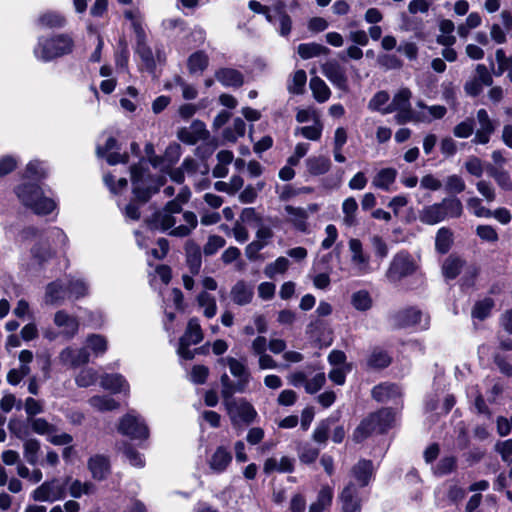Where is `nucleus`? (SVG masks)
I'll return each mask as SVG.
<instances>
[{"label": "nucleus", "instance_id": "26", "mask_svg": "<svg viewBox=\"0 0 512 512\" xmlns=\"http://www.w3.org/2000/svg\"><path fill=\"white\" fill-rule=\"evenodd\" d=\"M398 172L395 168H382L376 172L372 179V186L383 191H390L396 181Z\"/></svg>", "mask_w": 512, "mask_h": 512}, {"label": "nucleus", "instance_id": "15", "mask_svg": "<svg viewBox=\"0 0 512 512\" xmlns=\"http://www.w3.org/2000/svg\"><path fill=\"white\" fill-rule=\"evenodd\" d=\"M322 74L338 89L348 91L346 70L336 60H329L321 66Z\"/></svg>", "mask_w": 512, "mask_h": 512}, {"label": "nucleus", "instance_id": "60", "mask_svg": "<svg viewBox=\"0 0 512 512\" xmlns=\"http://www.w3.org/2000/svg\"><path fill=\"white\" fill-rule=\"evenodd\" d=\"M320 450L309 443H304L298 448L299 460L304 464H311L316 461Z\"/></svg>", "mask_w": 512, "mask_h": 512}, {"label": "nucleus", "instance_id": "44", "mask_svg": "<svg viewBox=\"0 0 512 512\" xmlns=\"http://www.w3.org/2000/svg\"><path fill=\"white\" fill-rule=\"evenodd\" d=\"M209 64V57L207 53L202 50L192 53L187 62L188 70L190 73H202Z\"/></svg>", "mask_w": 512, "mask_h": 512}, {"label": "nucleus", "instance_id": "63", "mask_svg": "<svg viewBox=\"0 0 512 512\" xmlns=\"http://www.w3.org/2000/svg\"><path fill=\"white\" fill-rule=\"evenodd\" d=\"M464 167L470 175L480 178L486 170L487 165L485 166L480 158L470 156L465 161Z\"/></svg>", "mask_w": 512, "mask_h": 512}, {"label": "nucleus", "instance_id": "6", "mask_svg": "<svg viewBox=\"0 0 512 512\" xmlns=\"http://www.w3.org/2000/svg\"><path fill=\"white\" fill-rule=\"evenodd\" d=\"M223 405L234 427L242 424L249 425L258 416L253 405L244 398L235 399L231 397L223 401Z\"/></svg>", "mask_w": 512, "mask_h": 512}, {"label": "nucleus", "instance_id": "8", "mask_svg": "<svg viewBox=\"0 0 512 512\" xmlns=\"http://www.w3.org/2000/svg\"><path fill=\"white\" fill-rule=\"evenodd\" d=\"M66 497V483L59 478H52L41 483L31 493L36 502L53 503Z\"/></svg>", "mask_w": 512, "mask_h": 512}, {"label": "nucleus", "instance_id": "38", "mask_svg": "<svg viewBox=\"0 0 512 512\" xmlns=\"http://www.w3.org/2000/svg\"><path fill=\"white\" fill-rule=\"evenodd\" d=\"M332 500L333 489L328 485L322 486L318 492L316 501L310 505L308 512H323L331 505Z\"/></svg>", "mask_w": 512, "mask_h": 512}, {"label": "nucleus", "instance_id": "1", "mask_svg": "<svg viewBox=\"0 0 512 512\" xmlns=\"http://www.w3.org/2000/svg\"><path fill=\"white\" fill-rule=\"evenodd\" d=\"M181 211L182 207L177 201H169L161 211L153 215L151 225L156 229L169 231L171 236L186 237L197 227L198 220L194 212L185 211L182 213L185 224L176 225V217Z\"/></svg>", "mask_w": 512, "mask_h": 512}, {"label": "nucleus", "instance_id": "53", "mask_svg": "<svg viewBox=\"0 0 512 512\" xmlns=\"http://www.w3.org/2000/svg\"><path fill=\"white\" fill-rule=\"evenodd\" d=\"M351 304L356 310L364 312L372 307L373 300L368 291L359 290L351 295Z\"/></svg>", "mask_w": 512, "mask_h": 512}, {"label": "nucleus", "instance_id": "19", "mask_svg": "<svg viewBox=\"0 0 512 512\" xmlns=\"http://www.w3.org/2000/svg\"><path fill=\"white\" fill-rule=\"evenodd\" d=\"M349 249L351 251V262L357 274L369 273L371 271L369 257L363 252L361 241L355 238L351 239L349 241Z\"/></svg>", "mask_w": 512, "mask_h": 512}, {"label": "nucleus", "instance_id": "16", "mask_svg": "<svg viewBox=\"0 0 512 512\" xmlns=\"http://www.w3.org/2000/svg\"><path fill=\"white\" fill-rule=\"evenodd\" d=\"M58 361L63 366L76 368L78 366L89 363L90 353L86 348L65 347L59 352Z\"/></svg>", "mask_w": 512, "mask_h": 512}, {"label": "nucleus", "instance_id": "42", "mask_svg": "<svg viewBox=\"0 0 512 512\" xmlns=\"http://www.w3.org/2000/svg\"><path fill=\"white\" fill-rule=\"evenodd\" d=\"M310 89L312 91L313 97L319 103L326 102L330 96L331 91L327 84L318 76L312 77L310 79Z\"/></svg>", "mask_w": 512, "mask_h": 512}, {"label": "nucleus", "instance_id": "13", "mask_svg": "<svg viewBox=\"0 0 512 512\" xmlns=\"http://www.w3.org/2000/svg\"><path fill=\"white\" fill-rule=\"evenodd\" d=\"M217 362L220 365L227 366L232 376L237 379L238 392H245L251 379V374L245 362L230 356L222 357Z\"/></svg>", "mask_w": 512, "mask_h": 512}, {"label": "nucleus", "instance_id": "51", "mask_svg": "<svg viewBox=\"0 0 512 512\" xmlns=\"http://www.w3.org/2000/svg\"><path fill=\"white\" fill-rule=\"evenodd\" d=\"M68 297L79 299L88 294L89 286L82 278H71L67 283Z\"/></svg>", "mask_w": 512, "mask_h": 512}, {"label": "nucleus", "instance_id": "5", "mask_svg": "<svg viewBox=\"0 0 512 512\" xmlns=\"http://www.w3.org/2000/svg\"><path fill=\"white\" fill-rule=\"evenodd\" d=\"M395 421V415L390 409H381L364 419L353 433V440L361 442L372 433H383Z\"/></svg>", "mask_w": 512, "mask_h": 512}, {"label": "nucleus", "instance_id": "39", "mask_svg": "<svg viewBox=\"0 0 512 512\" xmlns=\"http://www.w3.org/2000/svg\"><path fill=\"white\" fill-rule=\"evenodd\" d=\"M196 301L206 318L211 319L216 315L217 303L213 295L209 294L207 291H202L198 294Z\"/></svg>", "mask_w": 512, "mask_h": 512}, {"label": "nucleus", "instance_id": "56", "mask_svg": "<svg viewBox=\"0 0 512 512\" xmlns=\"http://www.w3.org/2000/svg\"><path fill=\"white\" fill-rule=\"evenodd\" d=\"M98 379V372L93 368H84L75 377L78 387L86 388L94 385Z\"/></svg>", "mask_w": 512, "mask_h": 512}, {"label": "nucleus", "instance_id": "4", "mask_svg": "<svg viewBox=\"0 0 512 512\" xmlns=\"http://www.w3.org/2000/svg\"><path fill=\"white\" fill-rule=\"evenodd\" d=\"M73 49V38L68 34L62 33L50 37H40L33 53L39 61L49 62L72 53Z\"/></svg>", "mask_w": 512, "mask_h": 512}, {"label": "nucleus", "instance_id": "14", "mask_svg": "<svg viewBox=\"0 0 512 512\" xmlns=\"http://www.w3.org/2000/svg\"><path fill=\"white\" fill-rule=\"evenodd\" d=\"M53 322L59 329V334L66 340L73 339L79 332V319L65 310H58L54 314Z\"/></svg>", "mask_w": 512, "mask_h": 512}, {"label": "nucleus", "instance_id": "11", "mask_svg": "<svg viewBox=\"0 0 512 512\" xmlns=\"http://www.w3.org/2000/svg\"><path fill=\"white\" fill-rule=\"evenodd\" d=\"M416 270V264L412 257L404 252L394 256L390 267L386 272V277L390 282H397L403 277L411 275Z\"/></svg>", "mask_w": 512, "mask_h": 512}, {"label": "nucleus", "instance_id": "41", "mask_svg": "<svg viewBox=\"0 0 512 512\" xmlns=\"http://www.w3.org/2000/svg\"><path fill=\"white\" fill-rule=\"evenodd\" d=\"M297 52L302 59H311L320 55H327L330 50L318 43H302L297 47Z\"/></svg>", "mask_w": 512, "mask_h": 512}, {"label": "nucleus", "instance_id": "2", "mask_svg": "<svg viewBox=\"0 0 512 512\" xmlns=\"http://www.w3.org/2000/svg\"><path fill=\"white\" fill-rule=\"evenodd\" d=\"M147 163L145 160H140L138 164L133 165L130 169L131 182L133 186V194L135 201L130 202L125 207V216L131 220H138L140 218L139 204L145 203L152 193L162 184L154 185V180L146 172Z\"/></svg>", "mask_w": 512, "mask_h": 512}, {"label": "nucleus", "instance_id": "31", "mask_svg": "<svg viewBox=\"0 0 512 512\" xmlns=\"http://www.w3.org/2000/svg\"><path fill=\"white\" fill-rule=\"evenodd\" d=\"M411 97H412V92L408 88L404 87V88L399 89L393 96L391 103L382 110V113L388 114V113L395 112L396 110H399V109L410 108L411 107V103H410Z\"/></svg>", "mask_w": 512, "mask_h": 512}, {"label": "nucleus", "instance_id": "36", "mask_svg": "<svg viewBox=\"0 0 512 512\" xmlns=\"http://www.w3.org/2000/svg\"><path fill=\"white\" fill-rule=\"evenodd\" d=\"M455 30L454 23L449 19H443L439 22V34L436 41L442 46H453L456 43V37L453 35Z\"/></svg>", "mask_w": 512, "mask_h": 512}, {"label": "nucleus", "instance_id": "10", "mask_svg": "<svg viewBox=\"0 0 512 512\" xmlns=\"http://www.w3.org/2000/svg\"><path fill=\"white\" fill-rule=\"evenodd\" d=\"M118 431L135 440H145L149 437L148 426L135 411L128 412L119 420Z\"/></svg>", "mask_w": 512, "mask_h": 512}, {"label": "nucleus", "instance_id": "3", "mask_svg": "<svg viewBox=\"0 0 512 512\" xmlns=\"http://www.w3.org/2000/svg\"><path fill=\"white\" fill-rule=\"evenodd\" d=\"M20 203L37 215L50 214L55 208V201L44 195L40 186L35 183H23L15 188Z\"/></svg>", "mask_w": 512, "mask_h": 512}, {"label": "nucleus", "instance_id": "48", "mask_svg": "<svg viewBox=\"0 0 512 512\" xmlns=\"http://www.w3.org/2000/svg\"><path fill=\"white\" fill-rule=\"evenodd\" d=\"M464 261L454 255H450L443 263L442 271L446 278H456L462 270Z\"/></svg>", "mask_w": 512, "mask_h": 512}, {"label": "nucleus", "instance_id": "43", "mask_svg": "<svg viewBox=\"0 0 512 512\" xmlns=\"http://www.w3.org/2000/svg\"><path fill=\"white\" fill-rule=\"evenodd\" d=\"M486 171L491 176L497 185L504 191L512 190V180L506 170L498 169L491 164H487Z\"/></svg>", "mask_w": 512, "mask_h": 512}, {"label": "nucleus", "instance_id": "17", "mask_svg": "<svg viewBox=\"0 0 512 512\" xmlns=\"http://www.w3.org/2000/svg\"><path fill=\"white\" fill-rule=\"evenodd\" d=\"M208 136L209 132L205 124L199 120L193 121L189 127L181 128L177 133L180 141L191 145L198 141L206 140Z\"/></svg>", "mask_w": 512, "mask_h": 512}, {"label": "nucleus", "instance_id": "23", "mask_svg": "<svg viewBox=\"0 0 512 512\" xmlns=\"http://www.w3.org/2000/svg\"><path fill=\"white\" fill-rule=\"evenodd\" d=\"M232 461L231 452L224 446H219L211 455L208 465L215 473L224 472Z\"/></svg>", "mask_w": 512, "mask_h": 512}, {"label": "nucleus", "instance_id": "32", "mask_svg": "<svg viewBox=\"0 0 512 512\" xmlns=\"http://www.w3.org/2000/svg\"><path fill=\"white\" fill-rule=\"evenodd\" d=\"M284 209L288 215V221L297 230L305 232L307 230V219L309 216L307 210L301 207H294L291 205L285 206Z\"/></svg>", "mask_w": 512, "mask_h": 512}, {"label": "nucleus", "instance_id": "30", "mask_svg": "<svg viewBox=\"0 0 512 512\" xmlns=\"http://www.w3.org/2000/svg\"><path fill=\"white\" fill-rule=\"evenodd\" d=\"M66 488L69 489V494L72 498H81L83 495H90L95 492V485L90 481L82 482L79 479H72L67 477L65 479Z\"/></svg>", "mask_w": 512, "mask_h": 512}, {"label": "nucleus", "instance_id": "25", "mask_svg": "<svg viewBox=\"0 0 512 512\" xmlns=\"http://www.w3.org/2000/svg\"><path fill=\"white\" fill-rule=\"evenodd\" d=\"M100 385L103 389L111 391L112 393H125L129 392V384L126 379L120 374H104L101 376Z\"/></svg>", "mask_w": 512, "mask_h": 512}, {"label": "nucleus", "instance_id": "21", "mask_svg": "<svg viewBox=\"0 0 512 512\" xmlns=\"http://www.w3.org/2000/svg\"><path fill=\"white\" fill-rule=\"evenodd\" d=\"M117 141L113 137H109L106 140L105 147L97 146L96 153L99 157H105L110 165H116L118 163H126L128 156L126 154H120L117 151Z\"/></svg>", "mask_w": 512, "mask_h": 512}, {"label": "nucleus", "instance_id": "28", "mask_svg": "<svg viewBox=\"0 0 512 512\" xmlns=\"http://www.w3.org/2000/svg\"><path fill=\"white\" fill-rule=\"evenodd\" d=\"M215 78L225 87H240L244 83L242 73L233 68H220L215 72Z\"/></svg>", "mask_w": 512, "mask_h": 512}, {"label": "nucleus", "instance_id": "33", "mask_svg": "<svg viewBox=\"0 0 512 512\" xmlns=\"http://www.w3.org/2000/svg\"><path fill=\"white\" fill-rule=\"evenodd\" d=\"M90 356L100 357L104 355L108 349L107 338L100 334H89L85 340V346Z\"/></svg>", "mask_w": 512, "mask_h": 512}, {"label": "nucleus", "instance_id": "64", "mask_svg": "<svg viewBox=\"0 0 512 512\" xmlns=\"http://www.w3.org/2000/svg\"><path fill=\"white\" fill-rule=\"evenodd\" d=\"M307 81L306 72L304 70H297L292 77L288 90L293 94H302Z\"/></svg>", "mask_w": 512, "mask_h": 512}, {"label": "nucleus", "instance_id": "18", "mask_svg": "<svg viewBox=\"0 0 512 512\" xmlns=\"http://www.w3.org/2000/svg\"><path fill=\"white\" fill-rule=\"evenodd\" d=\"M374 466L372 461L361 459L351 469V482L357 484L358 488L367 486L373 478Z\"/></svg>", "mask_w": 512, "mask_h": 512}, {"label": "nucleus", "instance_id": "58", "mask_svg": "<svg viewBox=\"0 0 512 512\" xmlns=\"http://www.w3.org/2000/svg\"><path fill=\"white\" fill-rule=\"evenodd\" d=\"M452 244V232L450 229L442 227L438 230L435 239V246L440 253H446Z\"/></svg>", "mask_w": 512, "mask_h": 512}, {"label": "nucleus", "instance_id": "46", "mask_svg": "<svg viewBox=\"0 0 512 512\" xmlns=\"http://www.w3.org/2000/svg\"><path fill=\"white\" fill-rule=\"evenodd\" d=\"M391 363L390 355L381 348H374L367 358V365L370 368L382 369Z\"/></svg>", "mask_w": 512, "mask_h": 512}, {"label": "nucleus", "instance_id": "61", "mask_svg": "<svg viewBox=\"0 0 512 512\" xmlns=\"http://www.w3.org/2000/svg\"><path fill=\"white\" fill-rule=\"evenodd\" d=\"M289 260L285 257H279L274 262L268 264L264 269V274L268 278H274L277 274H283L289 267Z\"/></svg>", "mask_w": 512, "mask_h": 512}, {"label": "nucleus", "instance_id": "40", "mask_svg": "<svg viewBox=\"0 0 512 512\" xmlns=\"http://www.w3.org/2000/svg\"><path fill=\"white\" fill-rule=\"evenodd\" d=\"M274 25L278 24V32L281 36L286 37L292 29L291 17L284 11L282 6H276L273 10Z\"/></svg>", "mask_w": 512, "mask_h": 512}, {"label": "nucleus", "instance_id": "35", "mask_svg": "<svg viewBox=\"0 0 512 512\" xmlns=\"http://www.w3.org/2000/svg\"><path fill=\"white\" fill-rule=\"evenodd\" d=\"M422 313L416 308H407L394 316L395 324L399 327L414 326L420 323Z\"/></svg>", "mask_w": 512, "mask_h": 512}, {"label": "nucleus", "instance_id": "50", "mask_svg": "<svg viewBox=\"0 0 512 512\" xmlns=\"http://www.w3.org/2000/svg\"><path fill=\"white\" fill-rule=\"evenodd\" d=\"M31 255L33 260L41 265L52 257L53 251L47 241H38L31 248Z\"/></svg>", "mask_w": 512, "mask_h": 512}, {"label": "nucleus", "instance_id": "62", "mask_svg": "<svg viewBox=\"0 0 512 512\" xmlns=\"http://www.w3.org/2000/svg\"><path fill=\"white\" fill-rule=\"evenodd\" d=\"M333 423L334 420L331 418L325 419L322 422H320L312 434L313 440L317 443L325 444L326 441L328 440V435Z\"/></svg>", "mask_w": 512, "mask_h": 512}, {"label": "nucleus", "instance_id": "37", "mask_svg": "<svg viewBox=\"0 0 512 512\" xmlns=\"http://www.w3.org/2000/svg\"><path fill=\"white\" fill-rule=\"evenodd\" d=\"M307 171L314 176L327 173L331 168V161L326 156H312L306 159Z\"/></svg>", "mask_w": 512, "mask_h": 512}, {"label": "nucleus", "instance_id": "22", "mask_svg": "<svg viewBox=\"0 0 512 512\" xmlns=\"http://www.w3.org/2000/svg\"><path fill=\"white\" fill-rule=\"evenodd\" d=\"M253 295V286L242 280L236 282L230 291L231 300L239 306L249 304L252 301Z\"/></svg>", "mask_w": 512, "mask_h": 512}, {"label": "nucleus", "instance_id": "7", "mask_svg": "<svg viewBox=\"0 0 512 512\" xmlns=\"http://www.w3.org/2000/svg\"><path fill=\"white\" fill-rule=\"evenodd\" d=\"M125 17L131 21L136 35V53L139 55L146 68L153 69L155 66L154 56L151 48L147 45L146 34L142 27L141 17L137 11L128 10Z\"/></svg>", "mask_w": 512, "mask_h": 512}, {"label": "nucleus", "instance_id": "20", "mask_svg": "<svg viewBox=\"0 0 512 512\" xmlns=\"http://www.w3.org/2000/svg\"><path fill=\"white\" fill-rule=\"evenodd\" d=\"M67 296V284L57 280L46 286L44 301L48 305H61Z\"/></svg>", "mask_w": 512, "mask_h": 512}, {"label": "nucleus", "instance_id": "34", "mask_svg": "<svg viewBox=\"0 0 512 512\" xmlns=\"http://www.w3.org/2000/svg\"><path fill=\"white\" fill-rule=\"evenodd\" d=\"M419 220L426 225H436L444 220L441 208L438 203L424 206L419 211Z\"/></svg>", "mask_w": 512, "mask_h": 512}, {"label": "nucleus", "instance_id": "29", "mask_svg": "<svg viewBox=\"0 0 512 512\" xmlns=\"http://www.w3.org/2000/svg\"><path fill=\"white\" fill-rule=\"evenodd\" d=\"M441 208L444 220L449 218H459L463 214V204L461 200L455 196L445 197L438 202Z\"/></svg>", "mask_w": 512, "mask_h": 512}, {"label": "nucleus", "instance_id": "24", "mask_svg": "<svg viewBox=\"0 0 512 512\" xmlns=\"http://www.w3.org/2000/svg\"><path fill=\"white\" fill-rule=\"evenodd\" d=\"M88 469L92 478L97 481L106 479L110 473V463L107 457L103 455H94L88 460Z\"/></svg>", "mask_w": 512, "mask_h": 512}, {"label": "nucleus", "instance_id": "9", "mask_svg": "<svg viewBox=\"0 0 512 512\" xmlns=\"http://www.w3.org/2000/svg\"><path fill=\"white\" fill-rule=\"evenodd\" d=\"M203 340V331L198 318L193 317L188 321L184 335L179 340L178 355L186 360L195 356V351L189 347L196 345Z\"/></svg>", "mask_w": 512, "mask_h": 512}, {"label": "nucleus", "instance_id": "59", "mask_svg": "<svg viewBox=\"0 0 512 512\" xmlns=\"http://www.w3.org/2000/svg\"><path fill=\"white\" fill-rule=\"evenodd\" d=\"M323 125L320 120H316L311 126L299 127L296 129L295 134H301L308 140L317 141L322 135Z\"/></svg>", "mask_w": 512, "mask_h": 512}, {"label": "nucleus", "instance_id": "52", "mask_svg": "<svg viewBox=\"0 0 512 512\" xmlns=\"http://www.w3.org/2000/svg\"><path fill=\"white\" fill-rule=\"evenodd\" d=\"M399 394V389L394 384H380L372 390V396L379 402H386Z\"/></svg>", "mask_w": 512, "mask_h": 512}, {"label": "nucleus", "instance_id": "12", "mask_svg": "<svg viewBox=\"0 0 512 512\" xmlns=\"http://www.w3.org/2000/svg\"><path fill=\"white\" fill-rule=\"evenodd\" d=\"M338 501L342 512H360L363 497L355 483L348 482L339 493Z\"/></svg>", "mask_w": 512, "mask_h": 512}, {"label": "nucleus", "instance_id": "45", "mask_svg": "<svg viewBox=\"0 0 512 512\" xmlns=\"http://www.w3.org/2000/svg\"><path fill=\"white\" fill-rule=\"evenodd\" d=\"M89 405L97 411L106 412L119 408V403L107 395H95L88 400Z\"/></svg>", "mask_w": 512, "mask_h": 512}, {"label": "nucleus", "instance_id": "55", "mask_svg": "<svg viewBox=\"0 0 512 512\" xmlns=\"http://www.w3.org/2000/svg\"><path fill=\"white\" fill-rule=\"evenodd\" d=\"M187 264L192 274H198L201 268L202 259L201 252L198 246L188 245L186 248Z\"/></svg>", "mask_w": 512, "mask_h": 512}, {"label": "nucleus", "instance_id": "54", "mask_svg": "<svg viewBox=\"0 0 512 512\" xmlns=\"http://www.w3.org/2000/svg\"><path fill=\"white\" fill-rule=\"evenodd\" d=\"M28 424L31 427L32 431L38 435H46L50 436L54 432H56V427L49 423L45 418H30L28 419Z\"/></svg>", "mask_w": 512, "mask_h": 512}, {"label": "nucleus", "instance_id": "49", "mask_svg": "<svg viewBox=\"0 0 512 512\" xmlns=\"http://www.w3.org/2000/svg\"><path fill=\"white\" fill-rule=\"evenodd\" d=\"M38 23L43 28H61L66 24L64 16L57 12H45L38 18Z\"/></svg>", "mask_w": 512, "mask_h": 512}, {"label": "nucleus", "instance_id": "57", "mask_svg": "<svg viewBox=\"0 0 512 512\" xmlns=\"http://www.w3.org/2000/svg\"><path fill=\"white\" fill-rule=\"evenodd\" d=\"M358 210V204L355 198L348 197L342 203V212L344 214L343 221L347 226L355 224V216Z\"/></svg>", "mask_w": 512, "mask_h": 512}, {"label": "nucleus", "instance_id": "27", "mask_svg": "<svg viewBox=\"0 0 512 512\" xmlns=\"http://www.w3.org/2000/svg\"><path fill=\"white\" fill-rule=\"evenodd\" d=\"M263 470L266 474L273 472L291 473L294 470V459L288 456H282L280 460L270 457L265 460Z\"/></svg>", "mask_w": 512, "mask_h": 512}, {"label": "nucleus", "instance_id": "47", "mask_svg": "<svg viewBox=\"0 0 512 512\" xmlns=\"http://www.w3.org/2000/svg\"><path fill=\"white\" fill-rule=\"evenodd\" d=\"M40 442L36 438H27L23 443V455L30 465H36L39 460Z\"/></svg>", "mask_w": 512, "mask_h": 512}]
</instances>
